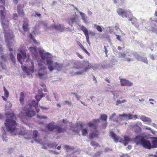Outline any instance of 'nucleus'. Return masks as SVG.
Returning <instances> with one entry per match:
<instances>
[{"label":"nucleus","instance_id":"obj_1","mask_svg":"<svg viewBox=\"0 0 157 157\" xmlns=\"http://www.w3.org/2000/svg\"><path fill=\"white\" fill-rule=\"evenodd\" d=\"M0 7L1 9H3V10H1L0 14L1 16L2 25L4 30V33L6 41L9 48V51H12L13 50L11 48V45L10 43V41L13 37L12 31L10 30L9 26V21L10 19L9 17H6L3 15L4 10L5 9V7L3 6H1Z\"/></svg>","mask_w":157,"mask_h":157},{"label":"nucleus","instance_id":"obj_2","mask_svg":"<svg viewBox=\"0 0 157 157\" xmlns=\"http://www.w3.org/2000/svg\"><path fill=\"white\" fill-rule=\"evenodd\" d=\"M14 114H13L11 117V119H7L6 120L5 124L6 127V129L13 135H19L21 136L24 135L26 133L25 128L23 127H21L20 129L16 128V123L14 120Z\"/></svg>","mask_w":157,"mask_h":157},{"label":"nucleus","instance_id":"obj_3","mask_svg":"<svg viewBox=\"0 0 157 157\" xmlns=\"http://www.w3.org/2000/svg\"><path fill=\"white\" fill-rule=\"evenodd\" d=\"M17 58L21 64H23V62H30L31 63V67L27 68L26 66H21V68L23 71L25 72L28 75H29L30 73L33 72L34 68V63L32 60L29 59V56L28 54L26 55V53L25 52L22 53V55L21 54L18 53L17 54Z\"/></svg>","mask_w":157,"mask_h":157},{"label":"nucleus","instance_id":"obj_4","mask_svg":"<svg viewBox=\"0 0 157 157\" xmlns=\"http://www.w3.org/2000/svg\"><path fill=\"white\" fill-rule=\"evenodd\" d=\"M92 65L88 61H84L81 64L73 68V71L74 75H81L88 70L93 68Z\"/></svg>","mask_w":157,"mask_h":157},{"label":"nucleus","instance_id":"obj_5","mask_svg":"<svg viewBox=\"0 0 157 157\" xmlns=\"http://www.w3.org/2000/svg\"><path fill=\"white\" fill-rule=\"evenodd\" d=\"M116 117L117 118V120L113 119V121L117 122L118 121L124 120L125 119H134L135 120L137 118V116L136 115H133L132 114L128 113L125 114L123 113L122 114H119L118 116H116L115 113L113 114L109 117L110 120H112L114 117Z\"/></svg>","mask_w":157,"mask_h":157},{"label":"nucleus","instance_id":"obj_6","mask_svg":"<svg viewBox=\"0 0 157 157\" xmlns=\"http://www.w3.org/2000/svg\"><path fill=\"white\" fill-rule=\"evenodd\" d=\"M46 128L48 131H52L54 129H56L57 132L59 133L63 132L66 130V128L58 126L56 124L55 122L52 121L49 124H47L46 126Z\"/></svg>","mask_w":157,"mask_h":157},{"label":"nucleus","instance_id":"obj_7","mask_svg":"<svg viewBox=\"0 0 157 157\" xmlns=\"http://www.w3.org/2000/svg\"><path fill=\"white\" fill-rule=\"evenodd\" d=\"M47 66L48 69L50 71L54 70H57L58 71H61L63 67L61 64H58L56 63H54L53 61L48 60L47 61Z\"/></svg>","mask_w":157,"mask_h":157},{"label":"nucleus","instance_id":"obj_8","mask_svg":"<svg viewBox=\"0 0 157 157\" xmlns=\"http://www.w3.org/2000/svg\"><path fill=\"white\" fill-rule=\"evenodd\" d=\"M23 109L28 117H32L35 114V111L32 109V105L30 104H26Z\"/></svg>","mask_w":157,"mask_h":157},{"label":"nucleus","instance_id":"obj_9","mask_svg":"<svg viewBox=\"0 0 157 157\" xmlns=\"http://www.w3.org/2000/svg\"><path fill=\"white\" fill-rule=\"evenodd\" d=\"M118 14L122 17H127L128 16L132 17V13L129 10H123L121 8H119L117 10Z\"/></svg>","mask_w":157,"mask_h":157},{"label":"nucleus","instance_id":"obj_10","mask_svg":"<svg viewBox=\"0 0 157 157\" xmlns=\"http://www.w3.org/2000/svg\"><path fill=\"white\" fill-rule=\"evenodd\" d=\"M39 52L41 58L45 60L46 59V63L48 60L52 61L50 59L52 58V55L48 52H45V51L42 49L39 48Z\"/></svg>","mask_w":157,"mask_h":157},{"label":"nucleus","instance_id":"obj_11","mask_svg":"<svg viewBox=\"0 0 157 157\" xmlns=\"http://www.w3.org/2000/svg\"><path fill=\"white\" fill-rule=\"evenodd\" d=\"M77 127L74 129V131L75 132L78 133L80 129L82 130V135L83 136H86L88 134V131L87 128H83V126L82 124L78 123L76 125Z\"/></svg>","mask_w":157,"mask_h":157},{"label":"nucleus","instance_id":"obj_12","mask_svg":"<svg viewBox=\"0 0 157 157\" xmlns=\"http://www.w3.org/2000/svg\"><path fill=\"white\" fill-rule=\"evenodd\" d=\"M141 125V123L140 122H138L136 123H134L132 125V127L135 129L134 132L137 135L135 137H144L143 136H141L140 137L139 135L141 134V128L140 127V126Z\"/></svg>","mask_w":157,"mask_h":157},{"label":"nucleus","instance_id":"obj_13","mask_svg":"<svg viewBox=\"0 0 157 157\" xmlns=\"http://www.w3.org/2000/svg\"><path fill=\"white\" fill-rule=\"evenodd\" d=\"M139 145H140L145 149L149 150L154 148L152 147V145L151 144L150 141L145 139H142Z\"/></svg>","mask_w":157,"mask_h":157},{"label":"nucleus","instance_id":"obj_14","mask_svg":"<svg viewBox=\"0 0 157 157\" xmlns=\"http://www.w3.org/2000/svg\"><path fill=\"white\" fill-rule=\"evenodd\" d=\"M47 68L44 66L43 68L39 71L38 75L40 79L45 78L47 77V72L46 71Z\"/></svg>","mask_w":157,"mask_h":157},{"label":"nucleus","instance_id":"obj_15","mask_svg":"<svg viewBox=\"0 0 157 157\" xmlns=\"http://www.w3.org/2000/svg\"><path fill=\"white\" fill-rule=\"evenodd\" d=\"M114 141L115 142H119L124 144L125 146L128 144L129 142L130 141V138H113Z\"/></svg>","mask_w":157,"mask_h":157},{"label":"nucleus","instance_id":"obj_16","mask_svg":"<svg viewBox=\"0 0 157 157\" xmlns=\"http://www.w3.org/2000/svg\"><path fill=\"white\" fill-rule=\"evenodd\" d=\"M131 53L129 51L127 50L125 51V52H117L116 55L118 58H124L127 56L131 57Z\"/></svg>","mask_w":157,"mask_h":157},{"label":"nucleus","instance_id":"obj_17","mask_svg":"<svg viewBox=\"0 0 157 157\" xmlns=\"http://www.w3.org/2000/svg\"><path fill=\"white\" fill-rule=\"evenodd\" d=\"M77 18V16L75 14L73 17L68 18L67 20V22L69 25L72 26L75 23Z\"/></svg>","mask_w":157,"mask_h":157},{"label":"nucleus","instance_id":"obj_18","mask_svg":"<svg viewBox=\"0 0 157 157\" xmlns=\"http://www.w3.org/2000/svg\"><path fill=\"white\" fill-rule=\"evenodd\" d=\"M120 82L122 86H130L132 85V83L125 79H121Z\"/></svg>","mask_w":157,"mask_h":157},{"label":"nucleus","instance_id":"obj_19","mask_svg":"<svg viewBox=\"0 0 157 157\" xmlns=\"http://www.w3.org/2000/svg\"><path fill=\"white\" fill-rule=\"evenodd\" d=\"M38 143L42 144L43 145H46L47 146V147L50 148H55L57 146V144L54 142L52 143L48 144L46 142L43 143L42 141H38Z\"/></svg>","mask_w":157,"mask_h":157},{"label":"nucleus","instance_id":"obj_20","mask_svg":"<svg viewBox=\"0 0 157 157\" xmlns=\"http://www.w3.org/2000/svg\"><path fill=\"white\" fill-rule=\"evenodd\" d=\"M150 25H153L155 26L157 23V12L155 11L154 16L152 17L150 19Z\"/></svg>","mask_w":157,"mask_h":157},{"label":"nucleus","instance_id":"obj_21","mask_svg":"<svg viewBox=\"0 0 157 157\" xmlns=\"http://www.w3.org/2000/svg\"><path fill=\"white\" fill-rule=\"evenodd\" d=\"M140 118L143 122H147V124H148L150 125L151 124V120L150 118L144 116L142 115L140 116Z\"/></svg>","mask_w":157,"mask_h":157},{"label":"nucleus","instance_id":"obj_22","mask_svg":"<svg viewBox=\"0 0 157 157\" xmlns=\"http://www.w3.org/2000/svg\"><path fill=\"white\" fill-rule=\"evenodd\" d=\"M51 27L60 32L63 31L65 29V28H64L60 24H59L58 25H56L54 24L52 25H51Z\"/></svg>","mask_w":157,"mask_h":157},{"label":"nucleus","instance_id":"obj_23","mask_svg":"<svg viewBox=\"0 0 157 157\" xmlns=\"http://www.w3.org/2000/svg\"><path fill=\"white\" fill-rule=\"evenodd\" d=\"M79 14L83 22L86 24H88V18L86 15L85 13L82 12H79Z\"/></svg>","mask_w":157,"mask_h":157},{"label":"nucleus","instance_id":"obj_24","mask_svg":"<svg viewBox=\"0 0 157 157\" xmlns=\"http://www.w3.org/2000/svg\"><path fill=\"white\" fill-rule=\"evenodd\" d=\"M30 104L32 105V108H33V107L35 109L37 112L38 113L39 111V109L38 107V102H36L35 100H33Z\"/></svg>","mask_w":157,"mask_h":157},{"label":"nucleus","instance_id":"obj_25","mask_svg":"<svg viewBox=\"0 0 157 157\" xmlns=\"http://www.w3.org/2000/svg\"><path fill=\"white\" fill-rule=\"evenodd\" d=\"M29 24L27 19H25L23 21V23L22 26L23 28L25 31H27L29 29L28 27Z\"/></svg>","mask_w":157,"mask_h":157},{"label":"nucleus","instance_id":"obj_26","mask_svg":"<svg viewBox=\"0 0 157 157\" xmlns=\"http://www.w3.org/2000/svg\"><path fill=\"white\" fill-rule=\"evenodd\" d=\"M30 51L35 56H36L37 55V48L35 47H31L29 48Z\"/></svg>","mask_w":157,"mask_h":157},{"label":"nucleus","instance_id":"obj_27","mask_svg":"<svg viewBox=\"0 0 157 157\" xmlns=\"http://www.w3.org/2000/svg\"><path fill=\"white\" fill-rule=\"evenodd\" d=\"M142 139H145V138H133V141L136 145H139Z\"/></svg>","mask_w":157,"mask_h":157},{"label":"nucleus","instance_id":"obj_28","mask_svg":"<svg viewBox=\"0 0 157 157\" xmlns=\"http://www.w3.org/2000/svg\"><path fill=\"white\" fill-rule=\"evenodd\" d=\"M63 147L64 148L67 152H68L69 151H73L74 149V147H71L67 145H64Z\"/></svg>","mask_w":157,"mask_h":157},{"label":"nucleus","instance_id":"obj_29","mask_svg":"<svg viewBox=\"0 0 157 157\" xmlns=\"http://www.w3.org/2000/svg\"><path fill=\"white\" fill-rule=\"evenodd\" d=\"M17 11L18 14L20 16H22L23 15L24 13L21 6L20 5H19L17 6Z\"/></svg>","mask_w":157,"mask_h":157},{"label":"nucleus","instance_id":"obj_30","mask_svg":"<svg viewBox=\"0 0 157 157\" xmlns=\"http://www.w3.org/2000/svg\"><path fill=\"white\" fill-rule=\"evenodd\" d=\"M44 96L43 93H41L40 94L36 95L35 96L36 99L37 100V102H38Z\"/></svg>","mask_w":157,"mask_h":157},{"label":"nucleus","instance_id":"obj_31","mask_svg":"<svg viewBox=\"0 0 157 157\" xmlns=\"http://www.w3.org/2000/svg\"><path fill=\"white\" fill-rule=\"evenodd\" d=\"M128 18V21H131L133 25H136L137 19L134 17L130 18L129 16L127 17Z\"/></svg>","mask_w":157,"mask_h":157},{"label":"nucleus","instance_id":"obj_32","mask_svg":"<svg viewBox=\"0 0 157 157\" xmlns=\"http://www.w3.org/2000/svg\"><path fill=\"white\" fill-rule=\"evenodd\" d=\"M151 28H149V29L151 30L152 32L156 34H157V28L155 27V26L153 25H150ZM146 29H148V27H145Z\"/></svg>","mask_w":157,"mask_h":157},{"label":"nucleus","instance_id":"obj_33","mask_svg":"<svg viewBox=\"0 0 157 157\" xmlns=\"http://www.w3.org/2000/svg\"><path fill=\"white\" fill-rule=\"evenodd\" d=\"M154 139L152 141V145L153 148H156L157 147V138H153Z\"/></svg>","mask_w":157,"mask_h":157},{"label":"nucleus","instance_id":"obj_34","mask_svg":"<svg viewBox=\"0 0 157 157\" xmlns=\"http://www.w3.org/2000/svg\"><path fill=\"white\" fill-rule=\"evenodd\" d=\"M80 29L83 32L85 35L88 34V31L87 29L85 26H82Z\"/></svg>","mask_w":157,"mask_h":157},{"label":"nucleus","instance_id":"obj_35","mask_svg":"<svg viewBox=\"0 0 157 157\" xmlns=\"http://www.w3.org/2000/svg\"><path fill=\"white\" fill-rule=\"evenodd\" d=\"M93 25L94 28H96L97 30L100 32H102V29L100 26L97 25L96 24H94Z\"/></svg>","mask_w":157,"mask_h":157},{"label":"nucleus","instance_id":"obj_36","mask_svg":"<svg viewBox=\"0 0 157 157\" xmlns=\"http://www.w3.org/2000/svg\"><path fill=\"white\" fill-rule=\"evenodd\" d=\"M124 1V0H113V2L115 4L120 5L123 3Z\"/></svg>","mask_w":157,"mask_h":157},{"label":"nucleus","instance_id":"obj_37","mask_svg":"<svg viewBox=\"0 0 157 157\" xmlns=\"http://www.w3.org/2000/svg\"><path fill=\"white\" fill-rule=\"evenodd\" d=\"M107 117V116L105 114L101 115L100 117V119L104 121H106Z\"/></svg>","mask_w":157,"mask_h":157},{"label":"nucleus","instance_id":"obj_38","mask_svg":"<svg viewBox=\"0 0 157 157\" xmlns=\"http://www.w3.org/2000/svg\"><path fill=\"white\" fill-rule=\"evenodd\" d=\"M111 92H112L114 96L116 97L117 98H118L119 96L118 91L116 90L114 91H111Z\"/></svg>","mask_w":157,"mask_h":157},{"label":"nucleus","instance_id":"obj_39","mask_svg":"<svg viewBox=\"0 0 157 157\" xmlns=\"http://www.w3.org/2000/svg\"><path fill=\"white\" fill-rule=\"evenodd\" d=\"M24 93L23 92H21L20 94V101L21 102H22L24 99Z\"/></svg>","mask_w":157,"mask_h":157},{"label":"nucleus","instance_id":"obj_40","mask_svg":"<svg viewBox=\"0 0 157 157\" xmlns=\"http://www.w3.org/2000/svg\"><path fill=\"white\" fill-rule=\"evenodd\" d=\"M33 135L34 136L33 137H37L39 136V134L38 133V132L36 130H34L33 132Z\"/></svg>","mask_w":157,"mask_h":157},{"label":"nucleus","instance_id":"obj_41","mask_svg":"<svg viewBox=\"0 0 157 157\" xmlns=\"http://www.w3.org/2000/svg\"><path fill=\"white\" fill-rule=\"evenodd\" d=\"M98 132H93L90 135V137H96L98 136Z\"/></svg>","mask_w":157,"mask_h":157},{"label":"nucleus","instance_id":"obj_42","mask_svg":"<svg viewBox=\"0 0 157 157\" xmlns=\"http://www.w3.org/2000/svg\"><path fill=\"white\" fill-rule=\"evenodd\" d=\"M126 101V100H124L121 101L120 100H117L116 102V105H118L119 104L124 103Z\"/></svg>","mask_w":157,"mask_h":157},{"label":"nucleus","instance_id":"obj_43","mask_svg":"<svg viewBox=\"0 0 157 157\" xmlns=\"http://www.w3.org/2000/svg\"><path fill=\"white\" fill-rule=\"evenodd\" d=\"M3 89H4V92L5 96L6 98L8 97L9 96V92H8L7 90L6 89L5 87H4Z\"/></svg>","mask_w":157,"mask_h":157},{"label":"nucleus","instance_id":"obj_44","mask_svg":"<svg viewBox=\"0 0 157 157\" xmlns=\"http://www.w3.org/2000/svg\"><path fill=\"white\" fill-rule=\"evenodd\" d=\"M144 129H145L147 130H150L151 131V132L153 133L154 134V133L155 132V131H153L151 128L147 126H144L143 127Z\"/></svg>","mask_w":157,"mask_h":157},{"label":"nucleus","instance_id":"obj_45","mask_svg":"<svg viewBox=\"0 0 157 157\" xmlns=\"http://www.w3.org/2000/svg\"><path fill=\"white\" fill-rule=\"evenodd\" d=\"M140 61H142L144 63L148 64V61L146 57H142Z\"/></svg>","mask_w":157,"mask_h":157},{"label":"nucleus","instance_id":"obj_46","mask_svg":"<svg viewBox=\"0 0 157 157\" xmlns=\"http://www.w3.org/2000/svg\"><path fill=\"white\" fill-rule=\"evenodd\" d=\"M10 58L12 61L14 63L15 62L14 57V56L13 54L12 53H10Z\"/></svg>","mask_w":157,"mask_h":157},{"label":"nucleus","instance_id":"obj_47","mask_svg":"<svg viewBox=\"0 0 157 157\" xmlns=\"http://www.w3.org/2000/svg\"><path fill=\"white\" fill-rule=\"evenodd\" d=\"M12 106V104L10 102H7L6 105V109L10 108Z\"/></svg>","mask_w":157,"mask_h":157},{"label":"nucleus","instance_id":"obj_48","mask_svg":"<svg viewBox=\"0 0 157 157\" xmlns=\"http://www.w3.org/2000/svg\"><path fill=\"white\" fill-rule=\"evenodd\" d=\"M109 136L112 137H116V135L113 131L110 132Z\"/></svg>","mask_w":157,"mask_h":157},{"label":"nucleus","instance_id":"obj_49","mask_svg":"<svg viewBox=\"0 0 157 157\" xmlns=\"http://www.w3.org/2000/svg\"><path fill=\"white\" fill-rule=\"evenodd\" d=\"M82 49L84 51L85 53H86V54H87L88 55H90V53H89L87 50L84 48V47L83 46H82L80 48Z\"/></svg>","mask_w":157,"mask_h":157},{"label":"nucleus","instance_id":"obj_50","mask_svg":"<svg viewBox=\"0 0 157 157\" xmlns=\"http://www.w3.org/2000/svg\"><path fill=\"white\" fill-rule=\"evenodd\" d=\"M91 144L92 146H94L97 147H98L99 146V144H98L94 141H91Z\"/></svg>","mask_w":157,"mask_h":157},{"label":"nucleus","instance_id":"obj_51","mask_svg":"<svg viewBox=\"0 0 157 157\" xmlns=\"http://www.w3.org/2000/svg\"><path fill=\"white\" fill-rule=\"evenodd\" d=\"M37 117L40 119H47V117L46 116H39L38 115H37Z\"/></svg>","mask_w":157,"mask_h":157},{"label":"nucleus","instance_id":"obj_52","mask_svg":"<svg viewBox=\"0 0 157 157\" xmlns=\"http://www.w3.org/2000/svg\"><path fill=\"white\" fill-rule=\"evenodd\" d=\"M124 60L126 61L127 62H130L131 61H133V59L130 58V57L126 58L124 59Z\"/></svg>","mask_w":157,"mask_h":157},{"label":"nucleus","instance_id":"obj_53","mask_svg":"<svg viewBox=\"0 0 157 157\" xmlns=\"http://www.w3.org/2000/svg\"><path fill=\"white\" fill-rule=\"evenodd\" d=\"M29 37L30 39H31L33 40V41L34 43H36V40L34 39V37L32 36V35L31 34H29Z\"/></svg>","mask_w":157,"mask_h":157},{"label":"nucleus","instance_id":"obj_54","mask_svg":"<svg viewBox=\"0 0 157 157\" xmlns=\"http://www.w3.org/2000/svg\"><path fill=\"white\" fill-rule=\"evenodd\" d=\"M18 18V16L17 13H14L13 15V19L14 20H16Z\"/></svg>","mask_w":157,"mask_h":157},{"label":"nucleus","instance_id":"obj_55","mask_svg":"<svg viewBox=\"0 0 157 157\" xmlns=\"http://www.w3.org/2000/svg\"><path fill=\"white\" fill-rule=\"evenodd\" d=\"M142 57L140 56L139 55H137L135 56V58L138 60L140 61Z\"/></svg>","mask_w":157,"mask_h":157},{"label":"nucleus","instance_id":"obj_56","mask_svg":"<svg viewBox=\"0 0 157 157\" xmlns=\"http://www.w3.org/2000/svg\"><path fill=\"white\" fill-rule=\"evenodd\" d=\"M3 61H1L0 62V65H1V67H2V69H4L6 70V68L5 67H4L3 66Z\"/></svg>","mask_w":157,"mask_h":157},{"label":"nucleus","instance_id":"obj_57","mask_svg":"<svg viewBox=\"0 0 157 157\" xmlns=\"http://www.w3.org/2000/svg\"><path fill=\"white\" fill-rule=\"evenodd\" d=\"M85 36H86V40H87V43L89 44V34H87V35H85Z\"/></svg>","mask_w":157,"mask_h":157},{"label":"nucleus","instance_id":"obj_58","mask_svg":"<svg viewBox=\"0 0 157 157\" xmlns=\"http://www.w3.org/2000/svg\"><path fill=\"white\" fill-rule=\"evenodd\" d=\"M1 59L4 62H5L6 59V57L3 55L1 56Z\"/></svg>","mask_w":157,"mask_h":157},{"label":"nucleus","instance_id":"obj_59","mask_svg":"<svg viewBox=\"0 0 157 157\" xmlns=\"http://www.w3.org/2000/svg\"><path fill=\"white\" fill-rule=\"evenodd\" d=\"M120 157H129V155L128 154H122L121 155Z\"/></svg>","mask_w":157,"mask_h":157},{"label":"nucleus","instance_id":"obj_60","mask_svg":"<svg viewBox=\"0 0 157 157\" xmlns=\"http://www.w3.org/2000/svg\"><path fill=\"white\" fill-rule=\"evenodd\" d=\"M89 33L90 34L93 36H94L95 35V33L91 31H90Z\"/></svg>","mask_w":157,"mask_h":157},{"label":"nucleus","instance_id":"obj_61","mask_svg":"<svg viewBox=\"0 0 157 157\" xmlns=\"http://www.w3.org/2000/svg\"><path fill=\"white\" fill-rule=\"evenodd\" d=\"M151 125L153 127L157 129V125L155 123H153L151 124Z\"/></svg>","mask_w":157,"mask_h":157},{"label":"nucleus","instance_id":"obj_62","mask_svg":"<svg viewBox=\"0 0 157 157\" xmlns=\"http://www.w3.org/2000/svg\"><path fill=\"white\" fill-rule=\"evenodd\" d=\"M87 13L89 16L91 15L93 13L92 12L89 10L87 11Z\"/></svg>","mask_w":157,"mask_h":157},{"label":"nucleus","instance_id":"obj_63","mask_svg":"<svg viewBox=\"0 0 157 157\" xmlns=\"http://www.w3.org/2000/svg\"><path fill=\"white\" fill-rule=\"evenodd\" d=\"M117 36V39L119 41H121V40L120 38V36L118 35H116Z\"/></svg>","mask_w":157,"mask_h":157},{"label":"nucleus","instance_id":"obj_64","mask_svg":"<svg viewBox=\"0 0 157 157\" xmlns=\"http://www.w3.org/2000/svg\"><path fill=\"white\" fill-rule=\"evenodd\" d=\"M112 151L111 149H110L108 148H105V152H108L109 151Z\"/></svg>","mask_w":157,"mask_h":157}]
</instances>
